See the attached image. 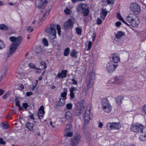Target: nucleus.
I'll use <instances>...</instances> for the list:
<instances>
[{
    "mask_svg": "<svg viewBox=\"0 0 146 146\" xmlns=\"http://www.w3.org/2000/svg\"><path fill=\"white\" fill-rule=\"evenodd\" d=\"M9 40L12 43L10 46L9 52L10 54H12L15 52L22 41V38L21 36L17 37L13 36L9 38Z\"/></svg>",
    "mask_w": 146,
    "mask_h": 146,
    "instance_id": "f257e3e1",
    "label": "nucleus"
},
{
    "mask_svg": "<svg viewBox=\"0 0 146 146\" xmlns=\"http://www.w3.org/2000/svg\"><path fill=\"white\" fill-rule=\"evenodd\" d=\"M126 19L132 27H137L140 23V21L138 17L133 14L131 13L129 14L126 17Z\"/></svg>",
    "mask_w": 146,
    "mask_h": 146,
    "instance_id": "f03ea898",
    "label": "nucleus"
},
{
    "mask_svg": "<svg viewBox=\"0 0 146 146\" xmlns=\"http://www.w3.org/2000/svg\"><path fill=\"white\" fill-rule=\"evenodd\" d=\"M95 76V74L93 72L89 73L87 76L86 81L88 89L93 87Z\"/></svg>",
    "mask_w": 146,
    "mask_h": 146,
    "instance_id": "7ed1b4c3",
    "label": "nucleus"
},
{
    "mask_svg": "<svg viewBox=\"0 0 146 146\" xmlns=\"http://www.w3.org/2000/svg\"><path fill=\"white\" fill-rule=\"evenodd\" d=\"M102 108L104 111L105 112L108 113L111 112L112 107L107 98H104L102 99Z\"/></svg>",
    "mask_w": 146,
    "mask_h": 146,
    "instance_id": "20e7f679",
    "label": "nucleus"
},
{
    "mask_svg": "<svg viewBox=\"0 0 146 146\" xmlns=\"http://www.w3.org/2000/svg\"><path fill=\"white\" fill-rule=\"evenodd\" d=\"M55 25L51 24L46 29V32L48 34V36L51 40L54 39L56 37V32L55 31Z\"/></svg>",
    "mask_w": 146,
    "mask_h": 146,
    "instance_id": "39448f33",
    "label": "nucleus"
},
{
    "mask_svg": "<svg viewBox=\"0 0 146 146\" xmlns=\"http://www.w3.org/2000/svg\"><path fill=\"white\" fill-rule=\"evenodd\" d=\"M77 10L78 13H83L84 15L87 16L89 13V10L87 5L85 4H80L77 7Z\"/></svg>",
    "mask_w": 146,
    "mask_h": 146,
    "instance_id": "423d86ee",
    "label": "nucleus"
},
{
    "mask_svg": "<svg viewBox=\"0 0 146 146\" xmlns=\"http://www.w3.org/2000/svg\"><path fill=\"white\" fill-rule=\"evenodd\" d=\"M107 129L109 130H118L119 129L121 125L119 122H109L106 125Z\"/></svg>",
    "mask_w": 146,
    "mask_h": 146,
    "instance_id": "0eeeda50",
    "label": "nucleus"
},
{
    "mask_svg": "<svg viewBox=\"0 0 146 146\" xmlns=\"http://www.w3.org/2000/svg\"><path fill=\"white\" fill-rule=\"evenodd\" d=\"M85 106L84 104V101L83 100H82L79 101L76 104V109L78 113H76V115H81L82 111L85 108Z\"/></svg>",
    "mask_w": 146,
    "mask_h": 146,
    "instance_id": "6e6552de",
    "label": "nucleus"
},
{
    "mask_svg": "<svg viewBox=\"0 0 146 146\" xmlns=\"http://www.w3.org/2000/svg\"><path fill=\"white\" fill-rule=\"evenodd\" d=\"M144 126L141 124L136 123H133L131 125L130 127L131 130L134 132L141 131L144 129Z\"/></svg>",
    "mask_w": 146,
    "mask_h": 146,
    "instance_id": "1a4fd4ad",
    "label": "nucleus"
},
{
    "mask_svg": "<svg viewBox=\"0 0 146 146\" xmlns=\"http://www.w3.org/2000/svg\"><path fill=\"white\" fill-rule=\"evenodd\" d=\"M130 9L134 13L136 14H139L141 11L139 6L135 2L133 3L130 4Z\"/></svg>",
    "mask_w": 146,
    "mask_h": 146,
    "instance_id": "9d476101",
    "label": "nucleus"
},
{
    "mask_svg": "<svg viewBox=\"0 0 146 146\" xmlns=\"http://www.w3.org/2000/svg\"><path fill=\"white\" fill-rule=\"evenodd\" d=\"M72 127L70 124L67 125L64 132V136L66 137H71L73 135V132L71 131Z\"/></svg>",
    "mask_w": 146,
    "mask_h": 146,
    "instance_id": "9b49d317",
    "label": "nucleus"
},
{
    "mask_svg": "<svg viewBox=\"0 0 146 146\" xmlns=\"http://www.w3.org/2000/svg\"><path fill=\"white\" fill-rule=\"evenodd\" d=\"M118 64H115L113 62H110L108 63L106 65V69L109 73H111L116 68Z\"/></svg>",
    "mask_w": 146,
    "mask_h": 146,
    "instance_id": "f8f14e48",
    "label": "nucleus"
},
{
    "mask_svg": "<svg viewBox=\"0 0 146 146\" xmlns=\"http://www.w3.org/2000/svg\"><path fill=\"white\" fill-rule=\"evenodd\" d=\"M90 106L87 107L85 111L84 117V122L85 123H88L91 119L90 117Z\"/></svg>",
    "mask_w": 146,
    "mask_h": 146,
    "instance_id": "ddd939ff",
    "label": "nucleus"
},
{
    "mask_svg": "<svg viewBox=\"0 0 146 146\" xmlns=\"http://www.w3.org/2000/svg\"><path fill=\"white\" fill-rule=\"evenodd\" d=\"M81 139L79 135L74 136L71 140L70 146H77L79 143Z\"/></svg>",
    "mask_w": 146,
    "mask_h": 146,
    "instance_id": "4468645a",
    "label": "nucleus"
},
{
    "mask_svg": "<svg viewBox=\"0 0 146 146\" xmlns=\"http://www.w3.org/2000/svg\"><path fill=\"white\" fill-rule=\"evenodd\" d=\"M44 3H43L42 5L39 6V8L41 9V11L40 13V16H42V17L41 19V21H43L45 20V15H46V10H45V1H44Z\"/></svg>",
    "mask_w": 146,
    "mask_h": 146,
    "instance_id": "2eb2a0df",
    "label": "nucleus"
},
{
    "mask_svg": "<svg viewBox=\"0 0 146 146\" xmlns=\"http://www.w3.org/2000/svg\"><path fill=\"white\" fill-rule=\"evenodd\" d=\"M67 73L66 70H62L61 72L58 73L55 77V78L57 80L63 79L64 78L66 77Z\"/></svg>",
    "mask_w": 146,
    "mask_h": 146,
    "instance_id": "dca6fc26",
    "label": "nucleus"
},
{
    "mask_svg": "<svg viewBox=\"0 0 146 146\" xmlns=\"http://www.w3.org/2000/svg\"><path fill=\"white\" fill-rule=\"evenodd\" d=\"M112 61L114 62L117 63L120 61V56L117 54H112L111 55Z\"/></svg>",
    "mask_w": 146,
    "mask_h": 146,
    "instance_id": "f3484780",
    "label": "nucleus"
},
{
    "mask_svg": "<svg viewBox=\"0 0 146 146\" xmlns=\"http://www.w3.org/2000/svg\"><path fill=\"white\" fill-rule=\"evenodd\" d=\"M139 139L141 141H144L146 140V131L145 129L139 133Z\"/></svg>",
    "mask_w": 146,
    "mask_h": 146,
    "instance_id": "a211bd4d",
    "label": "nucleus"
},
{
    "mask_svg": "<svg viewBox=\"0 0 146 146\" xmlns=\"http://www.w3.org/2000/svg\"><path fill=\"white\" fill-rule=\"evenodd\" d=\"M73 25V23L72 22V20L69 19L64 24V28L66 29H69L72 27Z\"/></svg>",
    "mask_w": 146,
    "mask_h": 146,
    "instance_id": "6ab92c4d",
    "label": "nucleus"
},
{
    "mask_svg": "<svg viewBox=\"0 0 146 146\" xmlns=\"http://www.w3.org/2000/svg\"><path fill=\"white\" fill-rule=\"evenodd\" d=\"M108 13V11H107L106 9H102L100 13L101 18L103 20H104Z\"/></svg>",
    "mask_w": 146,
    "mask_h": 146,
    "instance_id": "aec40b11",
    "label": "nucleus"
},
{
    "mask_svg": "<svg viewBox=\"0 0 146 146\" xmlns=\"http://www.w3.org/2000/svg\"><path fill=\"white\" fill-rule=\"evenodd\" d=\"M64 92H62L60 94V97H62L61 98V100H66V96L67 95V89L66 88H64L63 89Z\"/></svg>",
    "mask_w": 146,
    "mask_h": 146,
    "instance_id": "412c9836",
    "label": "nucleus"
},
{
    "mask_svg": "<svg viewBox=\"0 0 146 146\" xmlns=\"http://www.w3.org/2000/svg\"><path fill=\"white\" fill-rule=\"evenodd\" d=\"M124 97L122 95L117 96L116 98V103L118 105H120L122 103V101Z\"/></svg>",
    "mask_w": 146,
    "mask_h": 146,
    "instance_id": "4be33fe9",
    "label": "nucleus"
},
{
    "mask_svg": "<svg viewBox=\"0 0 146 146\" xmlns=\"http://www.w3.org/2000/svg\"><path fill=\"white\" fill-rule=\"evenodd\" d=\"M77 88H75L74 86H72L70 88V97L71 99H73L74 98V91L76 90Z\"/></svg>",
    "mask_w": 146,
    "mask_h": 146,
    "instance_id": "5701e85b",
    "label": "nucleus"
},
{
    "mask_svg": "<svg viewBox=\"0 0 146 146\" xmlns=\"http://www.w3.org/2000/svg\"><path fill=\"white\" fill-rule=\"evenodd\" d=\"M121 81V80L117 78H114L111 79L109 80V82H112L113 84H118L120 83Z\"/></svg>",
    "mask_w": 146,
    "mask_h": 146,
    "instance_id": "b1692460",
    "label": "nucleus"
},
{
    "mask_svg": "<svg viewBox=\"0 0 146 146\" xmlns=\"http://www.w3.org/2000/svg\"><path fill=\"white\" fill-rule=\"evenodd\" d=\"M116 17L117 18L119 19V20L121 21L123 23L125 24L127 26H129V25L125 21V20L123 19L122 17L121 16L120 13H117L116 15Z\"/></svg>",
    "mask_w": 146,
    "mask_h": 146,
    "instance_id": "393cba45",
    "label": "nucleus"
},
{
    "mask_svg": "<svg viewBox=\"0 0 146 146\" xmlns=\"http://www.w3.org/2000/svg\"><path fill=\"white\" fill-rule=\"evenodd\" d=\"M124 34V33L122 31H118L115 35V36L117 39H120Z\"/></svg>",
    "mask_w": 146,
    "mask_h": 146,
    "instance_id": "a878e982",
    "label": "nucleus"
},
{
    "mask_svg": "<svg viewBox=\"0 0 146 146\" xmlns=\"http://www.w3.org/2000/svg\"><path fill=\"white\" fill-rule=\"evenodd\" d=\"M78 53V52L75 49H73L71 52L70 55L73 58H77V54Z\"/></svg>",
    "mask_w": 146,
    "mask_h": 146,
    "instance_id": "bb28decb",
    "label": "nucleus"
},
{
    "mask_svg": "<svg viewBox=\"0 0 146 146\" xmlns=\"http://www.w3.org/2000/svg\"><path fill=\"white\" fill-rule=\"evenodd\" d=\"M139 34L143 40H144L146 38V31L145 30H143V31L140 32Z\"/></svg>",
    "mask_w": 146,
    "mask_h": 146,
    "instance_id": "cd10ccee",
    "label": "nucleus"
},
{
    "mask_svg": "<svg viewBox=\"0 0 146 146\" xmlns=\"http://www.w3.org/2000/svg\"><path fill=\"white\" fill-rule=\"evenodd\" d=\"M34 127V124L33 123L28 122L26 124V127L30 130H32Z\"/></svg>",
    "mask_w": 146,
    "mask_h": 146,
    "instance_id": "c85d7f7f",
    "label": "nucleus"
},
{
    "mask_svg": "<svg viewBox=\"0 0 146 146\" xmlns=\"http://www.w3.org/2000/svg\"><path fill=\"white\" fill-rule=\"evenodd\" d=\"M35 51L37 53H39L42 52L43 50L42 49L40 46H37L36 48Z\"/></svg>",
    "mask_w": 146,
    "mask_h": 146,
    "instance_id": "c756f323",
    "label": "nucleus"
},
{
    "mask_svg": "<svg viewBox=\"0 0 146 146\" xmlns=\"http://www.w3.org/2000/svg\"><path fill=\"white\" fill-rule=\"evenodd\" d=\"M65 116L66 119H68L72 117V114L70 111H68L66 113Z\"/></svg>",
    "mask_w": 146,
    "mask_h": 146,
    "instance_id": "7c9ffc66",
    "label": "nucleus"
},
{
    "mask_svg": "<svg viewBox=\"0 0 146 146\" xmlns=\"http://www.w3.org/2000/svg\"><path fill=\"white\" fill-rule=\"evenodd\" d=\"M9 29V27L4 24H0V29L7 31Z\"/></svg>",
    "mask_w": 146,
    "mask_h": 146,
    "instance_id": "2f4dec72",
    "label": "nucleus"
},
{
    "mask_svg": "<svg viewBox=\"0 0 146 146\" xmlns=\"http://www.w3.org/2000/svg\"><path fill=\"white\" fill-rule=\"evenodd\" d=\"M28 66H29V67L30 68H33L34 69H35L36 70H41V68H36L35 65L33 64L32 63H29L28 65Z\"/></svg>",
    "mask_w": 146,
    "mask_h": 146,
    "instance_id": "473e14b6",
    "label": "nucleus"
},
{
    "mask_svg": "<svg viewBox=\"0 0 146 146\" xmlns=\"http://www.w3.org/2000/svg\"><path fill=\"white\" fill-rule=\"evenodd\" d=\"M65 100H61L60 98L59 101L58 102L57 105L60 106H63L65 103Z\"/></svg>",
    "mask_w": 146,
    "mask_h": 146,
    "instance_id": "72a5a7b5",
    "label": "nucleus"
},
{
    "mask_svg": "<svg viewBox=\"0 0 146 146\" xmlns=\"http://www.w3.org/2000/svg\"><path fill=\"white\" fill-rule=\"evenodd\" d=\"M11 94V92L10 91H8L3 96V98L4 99H6L8 98Z\"/></svg>",
    "mask_w": 146,
    "mask_h": 146,
    "instance_id": "f704fd0d",
    "label": "nucleus"
},
{
    "mask_svg": "<svg viewBox=\"0 0 146 146\" xmlns=\"http://www.w3.org/2000/svg\"><path fill=\"white\" fill-rule=\"evenodd\" d=\"M70 51L69 48H67L64 50V55L65 56H67L69 54Z\"/></svg>",
    "mask_w": 146,
    "mask_h": 146,
    "instance_id": "c9c22d12",
    "label": "nucleus"
},
{
    "mask_svg": "<svg viewBox=\"0 0 146 146\" xmlns=\"http://www.w3.org/2000/svg\"><path fill=\"white\" fill-rule=\"evenodd\" d=\"M143 113L145 115H146V104H145L142 106L141 109Z\"/></svg>",
    "mask_w": 146,
    "mask_h": 146,
    "instance_id": "e433bc0d",
    "label": "nucleus"
},
{
    "mask_svg": "<svg viewBox=\"0 0 146 146\" xmlns=\"http://www.w3.org/2000/svg\"><path fill=\"white\" fill-rule=\"evenodd\" d=\"M92 42L91 41H89L88 42V48L86 49L87 50H90L91 48L92 45Z\"/></svg>",
    "mask_w": 146,
    "mask_h": 146,
    "instance_id": "4c0bfd02",
    "label": "nucleus"
},
{
    "mask_svg": "<svg viewBox=\"0 0 146 146\" xmlns=\"http://www.w3.org/2000/svg\"><path fill=\"white\" fill-rule=\"evenodd\" d=\"M40 64L41 66H43V67H41L42 70L46 68V63L44 61H41L40 62Z\"/></svg>",
    "mask_w": 146,
    "mask_h": 146,
    "instance_id": "58836bf2",
    "label": "nucleus"
},
{
    "mask_svg": "<svg viewBox=\"0 0 146 146\" xmlns=\"http://www.w3.org/2000/svg\"><path fill=\"white\" fill-rule=\"evenodd\" d=\"M47 124L48 125H49V124L52 127V128H54L55 127L54 122L52 123V121H51V120L49 121H47Z\"/></svg>",
    "mask_w": 146,
    "mask_h": 146,
    "instance_id": "ea45409f",
    "label": "nucleus"
},
{
    "mask_svg": "<svg viewBox=\"0 0 146 146\" xmlns=\"http://www.w3.org/2000/svg\"><path fill=\"white\" fill-rule=\"evenodd\" d=\"M56 28H57V29L58 31V32H57L59 36H60L61 35V28H60V25H56Z\"/></svg>",
    "mask_w": 146,
    "mask_h": 146,
    "instance_id": "a19ab883",
    "label": "nucleus"
},
{
    "mask_svg": "<svg viewBox=\"0 0 146 146\" xmlns=\"http://www.w3.org/2000/svg\"><path fill=\"white\" fill-rule=\"evenodd\" d=\"M5 44L3 42L0 40V50L2 49L5 47Z\"/></svg>",
    "mask_w": 146,
    "mask_h": 146,
    "instance_id": "79ce46f5",
    "label": "nucleus"
},
{
    "mask_svg": "<svg viewBox=\"0 0 146 146\" xmlns=\"http://www.w3.org/2000/svg\"><path fill=\"white\" fill-rule=\"evenodd\" d=\"M41 113H45V111L44 110V107L43 106H41L38 110V113L39 114Z\"/></svg>",
    "mask_w": 146,
    "mask_h": 146,
    "instance_id": "37998d69",
    "label": "nucleus"
},
{
    "mask_svg": "<svg viewBox=\"0 0 146 146\" xmlns=\"http://www.w3.org/2000/svg\"><path fill=\"white\" fill-rule=\"evenodd\" d=\"M76 31L78 35H80L81 34L82 30L80 28L77 27L76 28Z\"/></svg>",
    "mask_w": 146,
    "mask_h": 146,
    "instance_id": "c03bdc74",
    "label": "nucleus"
},
{
    "mask_svg": "<svg viewBox=\"0 0 146 146\" xmlns=\"http://www.w3.org/2000/svg\"><path fill=\"white\" fill-rule=\"evenodd\" d=\"M2 125L3 126V128L4 129H7L8 127L7 123H6L4 122L2 123Z\"/></svg>",
    "mask_w": 146,
    "mask_h": 146,
    "instance_id": "a18cd8bd",
    "label": "nucleus"
},
{
    "mask_svg": "<svg viewBox=\"0 0 146 146\" xmlns=\"http://www.w3.org/2000/svg\"><path fill=\"white\" fill-rule=\"evenodd\" d=\"M72 105L71 104H68L66 105V108L68 109H71L72 108Z\"/></svg>",
    "mask_w": 146,
    "mask_h": 146,
    "instance_id": "49530a36",
    "label": "nucleus"
},
{
    "mask_svg": "<svg viewBox=\"0 0 146 146\" xmlns=\"http://www.w3.org/2000/svg\"><path fill=\"white\" fill-rule=\"evenodd\" d=\"M33 30V28H31V26H29L28 27L27 29V31L29 32H32Z\"/></svg>",
    "mask_w": 146,
    "mask_h": 146,
    "instance_id": "de8ad7c7",
    "label": "nucleus"
},
{
    "mask_svg": "<svg viewBox=\"0 0 146 146\" xmlns=\"http://www.w3.org/2000/svg\"><path fill=\"white\" fill-rule=\"evenodd\" d=\"M38 82V80H36L35 82V85L33 86V87H32V88H31L32 90H34L35 89V87H36V85L37 84Z\"/></svg>",
    "mask_w": 146,
    "mask_h": 146,
    "instance_id": "09e8293b",
    "label": "nucleus"
},
{
    "mask_svg": "<svg viewBox=\"0 0 146 146\" xmlns=\"http://www.w3.org/2000/svg\"><path fill=\"white\" fill-rule=\"evenodd\" d=\"M102 23V21L101 19L99 18H98L97 20V24L98 25H100Z\"/></svg>",
    "mask_w": 146,
    "mask_h": 146,
    "instance_id": "8fccbe9b",
    "label": "nucleus"
},
{
    "mask_svg": "<svg viewBox=\"0 0 146 146\" xmlns=\"http://www.w3.org/2000/svg\"><path fill=\"white\" fill-rule=\"evenodd\" d=\"M70 10L69 9L66 8L64 10V12L66 14H68L70 13Z\"/></svg>",
    "mask_w": 146,
    "mask_h": 146,
    "instance_id": "3c124183",
    "label": "nucleus"
},
{
    "mask_svg": "<svg viewBox=\"0 0 146 146\" xmlns=\"http://www.w3.org/2000/svg\"><path fill=\"white\" fill-rule=\"evenodd\" d=\"M23 107L25 109H27V108L29 107V105L27 103H24L23 104Z\"/></svg>",
    "mask_w": 146,
    "mask_h": 146,
    "instance_id": "603ef678",
    "label": "nucleus"
},
{
    "mask_svg": "<svg viewBox=\"0 0 146 146\" xmlns=\"http://www.w3.org/2000/svg\"><path fill=\"white\" fill-rule=\"evenodd\" d=\"M0 143L1 144L5 145V142L3 141V139L2 138H0Z\"/></svg>",
    "mask_w": 146,
    "mask_h": 146,
    "instance_id": "864d4df0",
    "label": "nucleus"
},
{
    "mask_svg": "<svg viewBox=\"0 0 146 146\" xmlns=\"http://www.w3.org/2000/svg\"><path fill=\"white\" fill-rule=\"evenodd\" d=\"M92 41L93 42H94V40H95L96 38V33H94L92 35Z\"/></svg>",
    "mask_w": 146,
    "mask_h": 146,
    "instance_id": "5fc2aeb1",
    "label": "nucleus"
},
{
    "mask_svg": "<svg viewBox=\"0 0 146 146\" xmlns=\"http://www.w3.org/2000/svg\"><path fill=\"white\" fill-rule=\"evenodd\" d=\"M121 24V23L120 22H117L115 23V25L117 27H119Z\"/></svg>",
    "mask_w": 146,
    "mask_h": 146,
    "instance_id": "6e6d98bb",
    "label": "nucleus"
},
{
    "mask_svg": "<svg viewBox=\"0 0 146 146\" xmlns=\"http://www.w3.org/2000/svg\"><path fill=\"white\" fill-rule=\"evenodd\" d=\"M72 84H73L77 85V82L74 79H72Z\"/></svg>",
    "mask_w": 146,
    "mask_h": 146,
    "instance_id": "4d7b16f0",
    "label": "nucleus"
},
{
    "mask_svg": "<svg viewBox=\"0 0 146 146\" xmlns=\"http://www.w3.org/2000/svg\"><path fill=\"white\" fill-rule=\"evenodd\" d=\"M42 42L44 46H46V38H43L42 40Z\"/></svg>",
    "mask_w": 146,
    "mask_h": 146,
    "instance_id": "13d9d810",
    "label": "nucleus"
},
{
    "mask_svg": "<svg viewBox=\"0 0 146 146\" xmlns=\"http://www.w3.org/2000/svg\"><path fill=\"white\" fill-rule=\"evenodd\" d=\"M44 113H41L39 114V113H37V115L39 118L40 117H42L43 116Z\"/></svg>",
    "mask_w": 146,
    "mask_h": 146,
    "instance_id": "bf43d9fd",
    "label": "nucleus"
},
{
    "mask_svg": "<svg viewBox=\"0 0 146 146\" xmlns=\"http://www.w3.org/2000/svg\"><path fill=\"white\" fill-rule=\"evenodd\" d=\"M103 125V124L102 122H100L99 123L98 127L100 128H102Z\"/></svg>",
    "mask_w": 146,
    "mask_h": 146,
    "instance_id": "052dcab7",
    "label": "nucleus"
},
{
    "mask_svg": "<svg viewBox=\"0 0 146 146\" xmlns=\"http://www.w3.org/2000/svg\"><path fill=\"white\" fill-rule=\"evenodd\" d=\"M32 95V93L31 92H28L26 93V95L27 96H30Z\"/></svg>",
    "mask_w": 146,
    "mask_h": 146,
    "instance_id": "680f3d73",
    "label": "nucleus"
},
{
    "mask_svg": "<svg viewBox=\"0 0 146 146\" xmlns=\"http://www.w3.org/2000/svg\"><path fill=\"white\" fill-rule=\"evenodd\" d=\"M115 1V0H109L108 1V3L109 4L112 3H113Z\"/></svg>",
    "mask_w": 146,
    "mask_h": 146,
    "instance_id": "e2e57ef3",
    "label": "nucleus"
},
{
    "mask_svg": "<svg viewBox=\"0 0 146 146\" xmlns=\"http://www.w3.org/2000/svg\"><path fill=\"white\" fill-rule=\"evenodd\" d=\"M51 11V9L50 8H48L47 11H46V15L49 14Z\"/></svg>",
    "mask_w": 146,
    "mask_h": 146,
    "instance_id": "0e129e2a",
    "label": "nucleus"
},
{
    "mask_svg": "<svg viewBox=\"0 0 146 146\" xmlns=\"http://www.w3.org/2000/svg\"><path fill=\"white\" fill-rule=\"evenodd\" d=\"M4 91L2 89H0V96L2 95L4 93Z\"/></svg>",
    "mask_w": 146,
    "mask_h": 146,
    "instance_id": "69168bd1",
    "label": "nucleus"
},
{
    "mask_svg": "<svg viewBox=\"0 0 146 146\" xmlns=\"http://www.w3.org/2000/svg\"><path fill=\"white\" fill-rule=\"evenodd\" d=\"M15 105L17 107H19V106H20L19 102H16Z\"/></svg>",
    "mask_w": 146,
    "mask_h": 146,
    "instance_id": "338daca9",
    "label": "nucleus"
},
{
    "mask_svg": "<svg viewBox=\"0 0 146 146\" xmlns=\"http://www.w3.org/2000/svg\"><path fill=\"white\" fill-rule=\"evenodd\" d=\"M117 146H125L123 144H121V143H118Z\"/></svg>",
    "mask_w": 146,
    "mask_h": 146,
    "instance_id": "774afa93",
    "label": "nucleus"
}]
</instances>
